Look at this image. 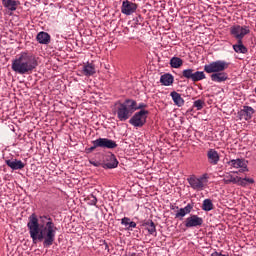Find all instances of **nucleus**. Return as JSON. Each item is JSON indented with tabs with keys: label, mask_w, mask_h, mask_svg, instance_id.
Segmentation results:
<instances>
[{
	"label": "nucleus",
	"mask_w": 256,
	"mask_h": 256,
	"mask_svg": "<svg viewBox=\"0 0 256 256\" xmlns=\"http://www.w3.org/2000/svg\"><path fill=\"white\" fill-rule=\"evenodd\" d=\"M27 229L33 243H42L44 249H49L55 243L57 237V226L49 215L37 217L32 213L28 217Z\"/></svg>",
	"instance_id": "obj_1"
},
{
	"label": "nucleus",
	"mask_w": 256,
	"mask_h": 256,
	"mask_svg": "<svg viewBox=\"0 0 256 256\" xmlns=\"http://www.w3.org/2000/svg\"><path fill=\"white\" fill-rule=\"evenodd\" d=\"M39 67L37 57L29 52H21L12 60L11 69L18 75H31Z\"/></svg>",
	"instance_id": "obj_2"
},
{
	"label": "nucleus",
	"mask_w": 256,
	"mask_h": 256,
	"mask_svg": "<svg viewBox=\"0 0 256 256\" xmlns=\"http://www.w3.org/2000/svg\"><path fill=\"white\" fill-rule=\"evenodd\" d=\"M226 69H229V62H226L225 60L213 61L204 66V71L206 73H212L210 79L214 83H225V81L229 79V75L224 72Z\"/></svg>",
	"instance_id": "obj_3"
},
{
	"label": "nucleus",
	"mask_w": 256,
	"mask_h": 256,
	"mask_svg": "<svg viewBox=\"0 0 256 256\" xmlns=\"http://www.w3.org/2000/svg\"><path fill=\"white\" fill-rule=\"evenodd\" d=\"M135 107V102L133 99H126L122 103H118L116 107V115L118 121L125 122L133 116V109Z\"/></svg>",
	"instance_id": "obj_4"
},
{
	"label": "nucleus",
	"mask_w": 256,
	"mask_h": 256,
	"mask_svg": "<svg viewBox=\"0 0 256 256\" xmlns=\"http://www.w3.org/2000/svg\"><path fill=\"white\" fill-rule=\"evenodd\" d=\"M208 179H209L208 174H203L200 177L192 175L187 178V181H188L190 187L194 189V191H203V189H205V187H207Z\"/></svg>",
	"instance_id": "obj_5"
},
{
	"label": "nucleus",
	"mask_w": 256,
	"mask_h": 256,
	"mask_svg": "<svg viewBox=\"0 0 256 256\" xmlns=\"http://www.w3.org/2000/svg\"><path fill=\"white\" fill-rule=\"evenodd\" d=\"M181 79H187L188 81L197 83L206 79V76L203 71H195V69L188 68L182 71Z\"/></svg>",
	"instance_id": "obj_6"
},
{
	"label": "nucleus",
	"mask_w": 256,
	"mask_h": 256,
	"mask_svg": "<svg viewBox=\"0 0 256 256\" xmlns=\"http://www.w3.org/2000/svg\"><path fill=\"white\" fill-rule=\"evenodd\" d=\"M249 33H251L249 26H241L236 24L230 27V35L233 36L237 41H243L245 35H249Z\"/></svg>",
	"instance_id": "obj_7"
},
{
	"label": "nucleus",
	"mask_w": 256,
	"mask_h": 256,
	"mask_svg": "<svg viewBox=\"0 0 256 256\" xmlns=\"http://www.w3.org/2000/svg\"><path fill=\"white\" fill-rule=\"evenodd\" d=\"M147 115H149V110L136 112L129 120L130 125H133V127H143L147 123Z\"/></svg>",
	"instance_id": "obj_8"
},
{
	"label": "nucleus",
	"mask_w": 256,
	"mask_h": 256,
	"mask_svg": "<svg viewBox=\"0 0 256 256\" xmlns=\"http://www.w3.org/2000/svg\"><path fill=\"white\" fill-rule=\"evenodd\" d=\"M248 161L243 159V158H237V159H232L227 162V165L230 167H233V169H239V171L234 172V173H247L249 171L248 168Z\"/></svg>",
	"instance_id": "obj_9"
},
{
	"label": "nucleus",
	"mask_w": 256,
	"mask_h": 256,
	"mask_svg": "<svg viewBox=\"0 0 256 256\" xmlns=\"http://www.w3.org/2000/svg\"><path fill=\"white\" fill-rule=\"evenodd\" d=\"M184 225L187 229H193V227L199 229V227H203V218L195 214L190 215L185 219Z\"/></svg>",
	"instance_id": "obj_10"
},
{
	"label": "nucleus",
	"mask_w": 256,
	"mask_h": 256,
	"mask_svg": "<svg viewBox=\"0 0 256 256\" xmlns=\"http://www.w3.org/2000/svg\"><path fill=\"white\" fill-rule=\"evenodd\" d=\"M96 141V147L101 149H117V142L109 138H98Z\"/></svg>",
	"instance_id": "obj_11"
},
{
	"label": "nucleus",
	"mask_w": 256,
	"mask_h": 256,
	"mask_svg": "<svg viewBox=\"0 0 256 256\" xmlns=\"http://www.w3.org/2000/svg\"><path fill=\"white\" fill-rule=\"evenodd\" d=\"M118 165L119 161H117V157L115 156V154L110 153L104 157V169H116Z\"/></svg>",
	"instance_id": "obj_12"
},
{
	"label": "nucleus",
	"mask_w": 256,
	"mask_h": 256,
	"mask_svg": "<svg viewBox=\"0 0 256 256\" xmlns=\"http://www.w3.org/2000/svg\"><path fill=\"white\" fill-rule=\"evenodd\" d=\"M137 7L138 6L136 3L125 0L122 2L121 13H123V15H133V13L137 11Z\"/></svg>",
	"instance_id": "obj_13"
},
{
	"label": "nucleus",
	"mask_w": 256,
	"mask_h": 256,
	"mask_svg": "<svg viewBox=\"0 0 256 256\" xmlns=\"http://www.w3.org/2000/svg\"><path fill=\"white\" fill-rule=\"evenodd\" d=\"M255 115V109L251 106H243V108L238 112L239 119H244V121H250Z\"/></svg>",
	"instance_id": "obj_14"
},
{
	"label": "nucleus",
	"mask_w": 256,
	"mask_h": 256,
	"mask_svg": "<svg viewBox=\"0 0 256 256\" xmlns=\"http://www.w3.org/2000/svg\"><path fill=\"white\" fill-rule=\"evenodd\" d=\"M6 165L13 169V171H18L21 169H25V163L21 160L17 159H9L5 161Z\"/></svg>",
	"instance_id": "obj_15"
},
{
	"label": "nucleus",
	"mask_w": 256,
	"mask_h": 256,
	"mask_svg": "<svg viewBox=\"0 0 256 256\" xmlns=\"http://www.w3.org/2000/svg\"><path fill=\"white\" fill-rule=\"evenodd\" d=\"M207 159L210 165H217L221 157L219 156V152H217L215 149H209L207 152Z\"/></svg>",
	"instance_id": "obj_16"
},
{
	"label": "nucleus",
	"mask_w": 256,
	"mask_h": 256,
	"mask_svg": "<svg viewBox=\"0 0 256 256\" xmlns=\"http://www.w3.org/2000/svg\"><path fill=\"white\" fill-rule=\"evenodd\" d=\"M2 5L5 7V9H8V11H17V8L19 5H21V2L18 0H2Z\"/></svg>",
	"instance_id": "obj_17"
},
{
	"label": "nucleus",
	"mask_w": 256,
	"mask_h": 256,
	"mask_svg": "<svg viewBox=\"0 0 256 256\" xmlns=\"http://www.w3.org/2000/svg\"><path fill=\"white\" fill-rule=\"evenodd\" d=\"M36 40L40 45H49L51 43V35L47 32H39L36 36Z\"/></svg>",
	"instance_id": "obj_18"
},
{
	"label": "nucleus",
	"mask_w": 256,
	"mask_h": 256,
	"mask_svg": "<svg viewBox=\"0 0 256 256\" xmlns=\"http://www.w3.org/2000/svg\"><path fill=\"white\" fill-rule=\"evenodd\" d=\"M222 181L225 185H231V183H233V185H239L240 177L233 176L231 173H227Z\"/></svg>",
	"instance_id": "obj_19"
},
{
	"label": "nucleus",
	"mask_w": 256,
	"mask_h": 256,
	"mask_svg": "<svg viewBox=\"0 0 256 256\" xmlns=\"http://www.w3.org/2000/svg\"><path fill=\"white\" fill-rule=\"evenodd\" d=\"M170 97H172V101H174V104L177 107H183V105H185V100L183 99V97H181V94H179L178 92L172 91L170 93Z\"/></svg>",
	"instance_id": "obj_20"
},
{
	"label": "nucleus",
	"mask_w": 256,
	"mask_h": 256,
	"mask_svg": "<svg viewBox=\"0 0 256 256\" xmlns=\"http://www.w3.org/2000/svg\"><path fill=\"white\" fill-rule=\"evenodd\" d=\"M232 47H233L235 53H242L243 55H245L249 51L247 49V47H245V45H243V40H237V43L234 44Z\"/></svg>",
	"instance_id": "obj_21"
},
{
	"label": "nucleus",
	"mask_w": 256,
	"mask_h": 256,
	"mask_svg": "<svg viewBox=\"0 0 256 256\" xmlns=\"http://www.w3.org/2000/svg\"><path fill=\"white\" fill-rule=\"evenodd\" d=\"M143 226L147 227V231L150 235H157V228L153 220H147L146 222L143 223Z\"/></svg>",
	"instance_id": "obj_22"
},
{
	"label": "nucleus",
	"mask_w": 256,
	"mask_h": 256,
	"mask_svg": "<svg viewBox=\"0 0 256 256\" xmlns=\"http://www.w3.org/2000/svg\"><path fill=\"white\" fill-rule=\"evenodd\" d=\"M173 75L171 74H163L160 77V83H162V85H164L165 87H169V85H173Z\"/></svg>",
	"instance_id": "obj_23"
},
{
	"label": "nucleus",
	"mask_w": 256,
	"mask_h": 256,
	"mask_svg": "<svg viewBox=\"0 0 256 256\" xmlns=\"http://www.w3.org/2000/svg\"><path fill=\"white\" fill-rule=\"evenodd\" d=\"M82 71L86 77H91V75H95V65L88 63L83 66Z\"/></svg>",
	"instance_id": "obj_24"
},
{
	"label": "nucleus",
	"mask_w": 256,
	"mask_h": 256,
	"mask_svg": "<svg viewBox=\"0 0 256 256\" xmlns=\"http://www.w3.org/2000/svg\"><path fill=\"white\" fill-rule=\"evenodd\" d=\"M183 65V60L179 57H172L170 59V67L173 69H179Z\"/></svg>",
	"instance_id": "obj_25"
},
{
	"label": "nucleus",
	"mask_w": 256,
	"mask_h": 256,
	"mask_svg": "<svg viewBox=\"0 0 256 256\" xmlns=\"http://www.w3.org/2000/svg\"><path fill=\"white\" fill-rule=\"evenodd\" d=\"M253 183H255V180L253 178H248V177L241 178L240 177L238 185L240 187H247V185H253Z\"/></svg>",
	"instance_id": "obj_26"
},
{
	"label": "nucleus",
	"mask_w": 256,
	"mask_h": 256,
	"mask_svg": "<svg viewBox=\"0 0 256 256\" xmlns=\"http://www.w3.org/2000/svg\"><path fill=\"white\" fill-rule=\"evenodd\" d=\"M213 201L211 199H205L202 203V210L203 211H213Z\"/></svg>",
	"instance_id": "obj_27"
},
{
	"label": "nucleus",
	"mask_w": 256,
	"mask_h": 256,
	"mask_svg": "<svg viewBox=\"0 0 256 256\" xmlns=\"http://www.w3.org/2000/svg\"><path fill=\"white\" fill-rule=\"evenodd\" d=\"M133 102H134V108H133L134 113H135V111H139V109H140V111H145V109H147V104H145V103L137 104V101H135V100H133Z\"/></svg>",
	"instance_id": "obj_28"
},
{
	"label": "nucleus",
	"mask_w": 256,
	"mask_h": 256,
	"mask_svg": "<svg viewBox=\"0 0 256 256\" xmlns=\"http://www.w3.org/2000/svg\"><path fill=\"white\" fill-rule=\"evenodd\" d=\"M193 107H195L197 109V111H201V109H203V107H205V101L199 99L194 101Z\"/></svg>",
	"instance_id": "obj_29"
},
{
	"label": "nucleus",
	"mask_w": 256,
	"mask_h": 256,
	"mask_svg": "<svg viewBox=\"0 0 256 256\" xmlns=\"http://www.w3.org/2000/svg\"><path fill=\"white\" fill-rule=\"evenodd\" d=\"M88 205H97V197L95 195L90 194L87 198Z\"/></svg>",
	"instance_id": "obj_30"
},
{
	"label": "nucleus",
	"mask_w": 256,
	"mask_h": 256,
	"mask_svg": "<svg viewBox=\"0 0 256 256\" xmlns=\"http://www.w3.org/2000/svg\"><path fill=\"white\" fill-rule=\"evenodd\" d=\"M185 215H187L185 210L180 208L179 211L175 214V219H180V221H183V217H185Z\"/></svg>",
	"instance_id": "obj_31"
},
{
	"label": "nucleus",
	"mask_w": 256,
	"mask_h": 256,
	"mask_svg": "<svg viewBox=\"0 0 256 256\" xmlns=\"http://www.w3.org/2000/svg\"><path fill=\"white\" fill-rule=\"evenodd\" d=\"M193 207H194L193 204L188 203L184 208H182V210L184 211V213L186 215H189V213H191V211H193Z\"/></svg>",
	"instance_id": "obj_32"
},
{
	"label": "nucleus",
	"mask_w": 256,
	"mask_h": 256,
	"mask_svg": "<svg viewBox=\"0 0 256 256\" xmlns=\"http://www.w3.org/2000/svg\"><path fill=\"white\" fill-rule=\"evenodd\" d=\"M96 140L92 141V147L86 148V153H93L94 150L97 149L98 146H96Z\"/></svg>",
	"instance_id": "obj_33"
},
{
	"label": "nucleus",
	"mask_w": 256,
	"mask_h": 256,
	"mask_svg": "<svg viewBox=\"0 0 256 256\" xmlns=\"http://www.w3.org/2000/svg\"><path fill=\"white\" fill-rule=\"evenodd\" d=\"M130 222H131V218L124 217L121 219V225H124L125 227H127V225H129Z\"/></svg>",
	"instance_id": "obj_34"
},
{
	"label": "nucleus",
	"mask_w": 256,
	"mask_h": 256,
	"mask_svg": "<svg viewBox=\"0 0 256 256\" xmlns=\"http://www.w3.org/2000/svg\"><path fill=\"white\" fill-rule=\"evenodd\" d=\"M128 225V229H135L137 227V223H135L134 221H130Z\"/></svg>",
	"instance_id": "obj_35"
},
{
	"label": "nucleus",
	"mask_w": 256,
	"mask_h": 256,
	"mask_svg": "<svg viewBox=\"0 0 256 256\" xmlns=\"http://www.w3.org/2000/svg\"><path fill=\"white\" fill-rule=\"evenodd\" d=\"M211 256H227V255L222 254L221 252H213Z\"/></svg>",
	"instance_id": "obj_36"
},
{
	"label": "nucleus",
	"mask_w": 256,
	"mask_h": 256,
	"mask_svg": "<svg viewBox=\"0 0 256 256\" xmlns=\"http://www.w3.org/2000/svg\"><path fill=\"white\" fill-rule=\"evenodd\" d=\"M91 165H93L94 167H99V162H95V161H91L90 160Z\"/></svg>",
	"instance_id": "obj_37"
},
{
	"label": "nucleus",
	"mask_w": 256,
	"mask_h": 256,
	"mask_svg": "<svg viewBox=\"0 0 256 256\" xmlns=\"http://www.w3.org/2000/svg\"><path fill=\"white\" fill-rule=\"evenodd\" d=\"M139 19H141V16H138V17L136 18V23H139Z\"/></svg>",
	"instance_id": "obj_38"
}]
</instances>
